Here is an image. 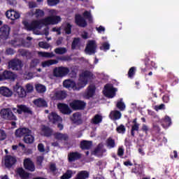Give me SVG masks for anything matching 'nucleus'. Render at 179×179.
<instances>
[{"label": "nucleus", "instance_id": "46", "mask_svg": "<svg viewBox=\"0 0 179 179\" xmlns=\"http://www.w3.org/2000/svg\"><path fill=\"white\" fill-rule=\"evenodd\" d=\"M116 132H117V134H121L122 135H124V134L127 132V128H125V126L124 124H120L116 128Z\"/></svg>", "mask_w": 179, "mask_h": 179}, {"label": "nucleus", "instance_id": "52", "mask_svg": "<svg viewBox=\"0 0 179 179\" xmlns=\"http://www.w3.org/2000/svg\"><path fill=\"white\" fill-rule=\"evenodd\" d=\"M38 46L41 48H44L45 50H48V48H50V43H48L46 42H39L38 43Z\"/></svg>", "mask_w": 179, "mask_h": 179}, {"label": "nucleus", "instance_id": "14", "mask_svg": "<svg viewBox=\"0 0 179 179\" xmlns=\"http://www.w3.org/2000/svg\"><path fill=\"white\" fill-rule=\"evenodd\" d=\"M96 48H97V45H96V41H90L85 48V52L89 54V55H92V54H96Z\"/></svg>", "mask_w": 179, "mask_h": 179}, {"label": "nucleus", "instance_id": "3", "mask_svg": "<svg viewBox=\"0 0 179 179\" xmlns=\"http://www.w3.org/2000/svg\"><path fill=\"white\" fill-rule=\"evenodd\" d=\"M93 73L90 71H85L80 76L79 78V83L80 85V87L83 89L85 86L87 85V82H89L90 79H93Z\"/></svg>", "mask_w": 179, "mask_h": 179}, {"label": "nucleus", "instance_id": "53", "mask_svg": "<svg viewBox=\"0 0 179 179\" xmlns=\"http://www.w3.org/2000/svg\"><path fill=\"white\" fill-rule=\"evenodd\" d=\"M40 64V60L38 59H34L31 61L30 68H36Z\"/></svg>", "mask_w": 179, "mask_h": 179}, {"label": "nucleus", "instance_id": "21", "mask_svg": "<svg viewBox=\"0 0 179 179\" xmlns=\"http://www.w3.org/2000/svg\"><path fill=\"white\" fill-rule=\"evenodd\" d=\"M6 16L7 19H10V20H16L20 17V14L15 10H8L6 12Z\"/></svg>", "mask_w": 179, "mask_h": 179}, {"label": "nucleus", "instance_id": "57", "mask_svg": "<svg viewBox=\"0 0 179 179\" xmlns=\"http://www.w3.org/2000/svg\"><path fill=\"white\" fill-rule=\"evenodd\" d=\"M162 101L164 103H169V101H170V94H165L162 96Z\"/></svg>", "mask_w": 179, "mask_h": 179}, {"label": "nucleus", "instance_id": "39", "mask_svg": "<svg viewBox=\"0 0 179 179\" xmlns=\"http://www.w3.org/2000/svg\"><path fill=\"white\" fill-rule=\"evenodd\" d=\"M80 45V38H74L71 43V50H76Z\"/></svg>", "mask_w": 179, "mask_h": 179}, {"label": "nucleus", "instance_id": "41", "mask_svg": "<svg viewBox=\"0 0 179 179\" xmlns=\"http://www.w3.org/2000/svg\"><path fill=\"white\" fill-rule=\"evenodd\" d=\"M136 73V67L135 66L131 67L129 69V71L127 73L128 78H129V79H134V76H135Z\"/></svg>", "mask_w": 179, "mask_h": 179}, {"label": "nucleus", "instance_id": "12", "mask_svg": "<svg viewBox=\"0 0 179 179\" xmlns=\"http://www.w3.org/2000/svg\"><path fill=\"white\" fill-rule=\"evenodd\" d=\"M41 135L43 136H45V138H50V136H52V135H54V130L45 125V124H43L41 127Z\"/></svg>", "mask_w": 179, "mask_h": 179}, {"label": "nucleus", "instance_id": "18", "mask_svg": "<svg viewBox=\"0 0 179 179\" xmlns=\"http://www.w3.org/2000/svg\"><path fill=\"white\" fill-rule=\"evenodd\" d=\"M75 22L76 24H77V26H79V27H86L87 26V22L86 21V19H85V17H83L80 14L76 15Z\"/></svg>", "mask_w": 179, "mask_h": 179}, {"label": "nucleus", "instance_id": "25", "mask_svg": "<svg viewBox=\"0 0 179 179\" xmlns=\"http://www.w3.org/2000/svg\"><path fill=\"white\" fill-rule=\"evenodd\" d=\"M66 96H68V94L65 91L59 90L57 91L55 93V95L53 96L54 100H65L66 99Z\"/></svg>", "mask_w": 179, "mask_h": 179}, {"label": "nucleus", "instance_id": "36", "mask_svg": "<svg viewBox=\"0 0 179 179\" xmlns=\"http://www.w3.org/2000/svg\"><path fill=\"white\" fill-rule=\"evenodd\" d=\"M83 16L84 17V19H87V20H88L89 23H93V17L92 16L90 10L84 11Z\"/></svg>", "mask_w": 179, "mask_h": 179}, {"label": "nucleus", "instance_id": "8", "mask_svg": "<svg viewBox=\"0 0 179 179\" xmlns=\"http://www.w3.org/2000/svg\"><path fill=\"white\" fill-rule=\"evenodd\" d=\"M10 27L9 25L4 24L0 27V41H5L9 38Z\"/></svg>", "mask_w": 179, "mask_h": 179}, {"label": "nucleus", "instance_id": "11", "mask_svg": "<svg viewBox=\"0 0 179 179\" xmlns=\"http://www.w3.org/2000/svg\"><path fill=\"white\" fill-rule=\"evenodd\" d=\"M17 162V159H16V157L12 155H6L4 159V166L6 167V169H12V167H13Z\"/></svg>", "mask_w": 179, "mask_h": 179}, {"label": "nucleus", "instance_id": "33", "mask_svg": "<svg viewBox=\"0 0 179 179\" xmlns=\"http://www.w3.org/2000/svg\"><path fill=\"white\" fill-rule=\"evenodd\" d=\"M106 146L108 149H114L115 148V140L112 137H109L106 140Z\"/></svg>", "mask_w": 179, "mask_h": 179}, {"label": "nucleus", "instance_id": "16", "mask_svg": "<svg viewBox=\"0 0 179 179\" xmlns=\"http://www.w3.org/2000/svg\"><path fill=\"white\" fill-rule=\"evenodd\" d=\"M57 107L62 114H64V115H69L72 114V109H71L69 106H68L66 103H59Z\"/></svg>", "mask_w": 179, "mask_h": 179}, {"label": "nucleus", "instance_id": "50", "mask_svg": "<svg viewBox=\"0 0 179 179\" xmlns=\"http://www.w3.org/2000/svg\"><path fill=\"white\" fill-rule=\"evenodd\" d=\"M34 15L36 17V19H38V17H43L45 13H44V11H43L41 9H36Z\"/></svg>", "mask_w": 179, "mask_h": 179}, {"label": "nucleus", "instance_id": "49", "mask_svg": "<svg viewBox=\"0 0 179 179\" xmlns=\"http://www.w3.org/2000/svg\"><path fill=\"white\" fill-rule=\"evenodd\" d=\"M116 107L120 111H124V110H125V103L122 101V99H121L120 101H117Z\"/></svg>", "mask_w": 179, "mask_h": 179}, {"label": "nucleus", "instance_id": "62", "mask_svg": "<svg viewBox=\"0 0 179 179\" xmlns=\"http://www.w3.org/2000/svg\"><path fill=\"white\" fill-rule=\"evenodd\" d=\"M7 55H13L15 54V50L13 48H8L6 50Z\"/></svg>", "mask_w": 179, "mask_h": 179}, {"label": "nucleus", "instance_id": "9", "mask_svg": "<svg viewBox=\"0 0 179 179\" xmlns=\"http://www.w3.org/2000/svg\"><path fill=\"white\" fill-rule=\"evenodd\" d=\"M8 67L13 71H21L23 62L19 59H13L8 62Z\"/></svg>", "mask_w": 179, "mask_h": 179}, {"label": "nucleus", "instance_id": "27", "mask_svg": "<svg viewBox=\"0 0 179 179\" xmlns=\"http://www.w3.org/2000/svg\"><path fill=\"white\" fill-rule=\"evenodd\" d=\"M103 122V116L100 114H96L94 117L91 120V124L94 125H97Z\"/></svg>", "mask_w": 179, "mask_h": 179}, {"label": "nucleus", "instance_id": "7", "mask_svg": "<svg viewBox=\"0 0 179 179\" xmlns=\"http://www.w3.org/2000/svg\"><path fill=\"white\" fill-rule=\"evenodd\" d=\"M13 111L14 113H17V114H29L30 115H33V111L29 107H27L26 105H17L16 108H13Z\"/></svg>", "mask_w": 179, "mask_h": 179}, {"label": "nucleus", "instance_id": "2", "mask_svg": "<svg viewBox=\"0 0 179 179\" xmlns=\"http://www.w3.org/2000/svg\"><path fill=\"white\" fill-rule=\"evenodd\" d=\"M14 94L18 99H24L27 96V92L24 90V87L20 85V83H17L13 87Z\"/></svg>", "mask_w": 179, "mask_h": 179}, {"label": "nucleus", "instance_id": "28", "mask_svg": "<svg viewBox=\"0 0 179 179\" xmlns=\"http://www.w3.org/2000/svg\"><path fill=\"white\" fill-rule=\"evenodd\" d=\"M53 136L57 141H68L69 138L68 134H64L59 132L55 133Z\"/></svg>", "mask_w": 179, "mask_h": 179}, {"label": "nucleus", "instance_id": "60", "mask_svg": "<svg viewBox=\"0 0 179 179\" xmlns=\"http://www.w3.org/2000/svg\"><path fill=\"white\" fill-rule=\"evenodd\" d=\"M102 48L104 51H107L110 50V44L107 42H105L102 44Z\"/></svg>", "mask_w": 179, "mask_h": 179}, {"label": "nucleus", "instance_id": "20", "mask_svg": "<svg viewBox=\"0 0 179 179\" xmlns=\"http://www.w3.org/2000/svg\"><path fill=\"white\" fill-rule=\"evenodd\" d=\"M24 167L25 170H28V171L33 172L36 171L34 163L29 158H27L24 160Z\"/></svg>", "mask_w": 179, "mask_h": 179}, {"label": "nucleus", "instance_id": "45", "mask_svg": "<svg viewBox=\"0 0 179 179\" xmlns=\"http://www.w3.org/2000/svg\"><path fill=\"white\" fill-rule=\"evenodd\" d=\"M20 53L22 57H26V58H30V57H31V52L27 50L21 49L20 50Z\"/></svg>", "mask_w": 179, "mask_h": 179}, {"label": "nucleus", "instance_id": "59", "mask_svg": "<svg viewBox=\"0 0 179 179\" xmlns=\"http://www.w3.org/2000/svg\"><path fill=\"white\" fill-rule=\"evenodd\" d=\"M141 131H142L143 132H145V134L146 135H148V131H149V127H148V125L143 124V126H142V127H141Z\"/></svg>", "mask_w": 179, "mask_h": 179}, {"label": "nucleus", "instance_id": "43", "mask_svg": "<svg viewBox=\"0 0 179 179\" xmlns=\"http://www.w3.org/2000/svg\"><path fill=\"white\" fill-rule=\"evenodd\" d=\"M135 131L139 132V124H134L131 126V135L135 138Z\"/></svg>", "mask_w": 179, "mask_h": 179}, {"label": "nucleus", "instance_id": "63", "mask_svg": "<svg viewBox=\"0 0 179 179\" xmlns=\"http://www.w3.org/2000/svg\"><path fill=\"white\" fill-rule=\"evenodd\" d=\"M117 156H119V157H122V156H124V148H118Z\"/></svg>", "mask_w": 179, "mask_h": 179}, {"label": "nucleus", "instance_id": "58", "mask_svg": "<svg viewBox=\"0 0 179 179\" xmlns=\"http://www.w3.org/2000/svg\"><path fill=\"white\" fill-rule=\"evenodd\" d=\"M26 88L27 93H31V92L34 90V87H33V85H31V84H27Z\"/></svg>", "mask_w": 179, "mask_h": 179}, {"label": "nucleus", "instance_id": "22", "mask_svg": "<svg viewBox=\"0 0 179 179\" xmlns=\"http://www.w3.org/2000/svg\"><path fill=\"white\" fill-rule=\"evenodd\" d=\"M33 103L34 106L38 107V108H45L48 107V103H47V101L42 98H38L34 100Z\"/></svg>", "mask_w": 179, "mask_h": 179}, {"label": "nucleus", "instance_id": "51", "mask_svg": "<svg viewBox=\"0 0 179 179\" xmlns=\"http://www.w3.org/2000/svg\"><path fill=\"white\" fill-rule=\"evenodd\" d=\"M64 31L66 34H71L72 33V25H71L69 22L66 23L64 27Z\"/></svg>", "mask_w": 179, "mask_h": 179}, {"label": "nucleus", "instance_id": "54", "mask_svg": "<svg viewBox=\"0 0 179 179\" xmlns=\"http://www.w3.org/2000/svg\"><path fill=\"white\" fill-rule=\"evenodd\" d=\"M6 131L5 130L0 129V141H5L7 137Z\"/></svg>", "mask_w": 179, "mask_h": 179}, {"label": "nucleus", "instance_id": "15", "mask_svg": "<svg viewBox=\"0 0 179 179\" xmlns=\"http://www.w3.org/2000/svg\"><path fill=\"white\" fill-rule=\"evenodd\" d=\"M29 134H31V131L27 127L17 129L15 132L16 138H22V136L25 137L26 135H28Z\"/></svg>", "mask_w": 179, "mask_h": 179}, {"label": "nucleus", "instance_id": "23", "mask_svg": "<svg viewBox=\"0 0 179 179\" xmlns=\"http://www.w3.org/2000/svg\"><path fill=\"white\" fill-rule=\"evenodd\" d=\"M92 141L83 140L80 143V148L81 150H90V149H92Z\"/></svg>", "mask_w": 179, "mask_h": 179}, {"label": "nucleus", "instance_id": "56", "mask_svg": "<svg viewBox=\"0 0 179 179\" xmlns=\"http://www.w3.org/2000/svg\"><path fill=\"white\" fill-rule=\"evenodd\" d=\"M57 3H59V0H48V5L49 6H55Z\"/></svg>", "mask_w": 179, "mask_h": 179}, {"label": "nucleus", "instance_id": "30", "mask_svg": "<svg viewBox=\"0 0 179 179\" xmlns=\"http://www.w3.org/2000/svg\"><path fill=\"white\" fill-rule=\"evenodd\" d=\"M17 173L22 179H27L30 177V173L26 172L23 168H19L17 169Z\"/></svg>", "mask_w": 179, "mask_h": 179}, {"label": "nucleus", "instance_id": "42", "mask_svg": "<svg viewBox=\"0 0 179 179\" xmlns=\"http://www.w3.org/2000/svg\"><path fill=\"white\" fill-rule=\"evenodd\" d=\"M103 148H104V145L103 144V143H100L96 148L94 149V155L95 156H99V154L101 153V149H103Z\"/></svg>", "mask_w": 179, "mask_h": 179}, {"label": "nucleus", "instance_id": "31", "mask_svg": "<svg viewBox=\"0 0 179 179\" xmlns=\"http://www.w3.org/2000/svg\"><path fill=\"white\" fill-rule=\"evenodd\" d=\"M94 93H96V86L94 85H90L87 87V96L88 99H90V97H92L94 96Z\"/></svg>", "mask_w": 179, "mask_h": 179}, {"label": "nucleus", "instance_id": "35", "mask_svg": "<svg viewBox=\"0 0 179 179\" xmlns=\"http://www.w3.org/2000/svg\"><path fill=\"white\" fill-rule=\"evenodd\" d=\"M23 141L25 143L31 144L33 142H34V136L31 135V134H28L25 135V136L23 138Z\"/></svg>", "mask_w": 179, "mask_h": 179}, {"label": "nucleus", "instance_id": "37", "mask_svg": "<svg viewBox=\"0 0 179 179\" xmlns=\"http://www.w3.org/2000/svg\"><path fill=\"white\" fill-rule=\"evenodd\" d=\"M111 120H120L121 118V112L119 110L112 111L110 114Z\"/></svg>", "mask_w": 179, "mask_h": 179}, {"label": "nucleus", "instance_id": "26", "mask_svg": "<svg viewBox=\"0 0 179 179\" xmlns=\"http://www.w3.org/2000/svg\"><path fill=\"white\" fill-rule=\"evenodd\" d=\"M0 94L3 96L4 97H11L13 92L9 88L6 87H0Z\"/></svg>", "mask_w": 179, "mask_h": 179}, {"label": "nucleus", "instance_id": "19", "mask_svg": "<svg viewBox=\"0 0 179 179\" xmlns=\"http://www.w3.org/2000/svg\"><path fill=\"white\" fill-rule=\"evenodd\" d=\"M82 159V154L79 152H71L68 155V160L69 163L80 160Z\"/></svg>", "mask_w": 179, "mask_h": 179}, {"label": "nucleus", "instance_id": "4", "mask_svg": "<svg viewBox=\"0 0 179 179\" xmlns=\"http://www.w3.org/2000/svg\"><path fill=\"white\" fill-rule=\"evenodd\" d=\"M0 114L4 120H8L9 121H16V120H17L16 115L12 112V109L9 108L1 109Z\"/></svg>", "mask_w": 179, "mask_h": 179}, {"label": "nucleus", "instance_id": "10", "mask_svg": "<svg viewBox=\"0 0 179 179\" xmlns=\"http://www.w3.org/2000/svg\"><path fill=\"white\" fill-rule=\"evenodd\" d=\"M63 86L66 89H73V90H80L82 89L79 82L76 84V83L71 80H65L63 82Z\"/></svg>", "mask_w": 179, "mask_h": 179}, {"label": "nucleus", "instance_id": "1", "mask_svg": "<svg viewBox=\"0 0 179 179\" xmlns=\"http://www.w3.org/2000/svg\"><path fill=\"white\" fill-rule=\"evenodd\" d=\"M59 22H61V17L52 15L43 20H33L31 23L27 22V20H23L22 24L24 25L25 30H27V31H34L36 29H41V27H43V24L45 26H48V24H58Z\"/></svg>", "mask_w": 179, "mask_h": 179}, {"label": "nucleus", "instance_id": "47", "mask_svg": "<svg viewBox=\"0 0 179 179\" xmlns=\"http://www.w3.org/2000/svg\"><path fill=\"white\" fill-rule=\"evenodd\" d=\"M36 89L38 93H44L46 90L45 86L41 84L36 85Z\"/></svg>", "mask_w": 179, "mask_h": 179}, {"label": "nucleus", "instance_id": "6", "mask_svg": "<svg viewBox=\"0 0 179 179\" xmlns=\"http://www.w3.org/2000/svg\"><path fill=\"white\" fill-rule=\"evenodd\" d=\"M69 106L74 111H79L86 108V103L79 99H75L69 103Z\"/></svg>", "mask_w": 179, "mask_h": 179}, {"label": "nucleus", "instance_id": "61", "mask_svg": "<svg viewBox=\"0 0 179 179\" xmlns=\"http://www.w3.org/2000/svg\"><path fill=\"white\" fill-rule=\"evenodd\" d=\"M50 170L52 173H55L57 171V165L55 164H51L50 165Z\"/></svg>", "mask_w": 179, "mask_h": 179}, {"label": "nucleus", "instance_id": "13", "mask_svg": "<svg viewBox=\"0 0 179 179\" xmlns=\"http://www.w3.org/2000/svg\"><path fill=\"white\" fill-rule=\"evenodd\" d=\"M105 89V94L107 96V97H109V99H113L115 96V92H117V89L114 88L113 85L110 84H106L104 86Z\"/></svg>", "mask_w": 179, "mask_h": 179}, {"label": "nucleus", "instance_id": "17", "mask_svg": "<svg viewBox=\"0 0 179 179\" xmlns=\"http://www.w3.org/2000/svg\"><path fill=\"white\" fill-rule=\"evenodd\" d=\"M48 118L52 124H58V122H62V117L61 116L58 115L57 113L55 112H52L50 113Z\"/></svg>", "mask_w": 179, "mask_h": 179}, {"label": "nucleus", "instance_id": "5", "mask_svg": "<svg viewBox=\"0 0 179 179\" xmlns=\"http://www.w3.org/2000/svg\"><path fill=\"white\" fill-rule=\"evenodd\" d=\"M69 72L70 70L68 67H55L53 69V76H55V78H64V76H66Z\"/></svg>", "mask_w": 179, "mask_h": 179}, {"label": "nucleus", "instance_id": "48", "mask_svg": "<svg viewBox=\"0 0 179 179\" xmlns=\"http://www.w3.org/2000/svg\"><path fill=\"white\" fill-rule=\"evenodd\" d=\"M55 54H58L59 55H62L66 53V48H57L55 49Z\"/></svg>", "mask_w": 179, "mask_h": 179}, {"label": "nucleus", "instance_id": "32", "mask_svg": "<svg viewBox=\"0 0 179 179\" xmlns=\"http://www.w3.org/2000/svg\"><path fill=\"white\" fill-rule=\"evenodd\" d=\"M58 64V60L57 59H50L42 62L43 68H47V66H51V65H57Z\"/></svg>", "mask_w": 179, "mask_h": 179}, {"label": "nucleus", "instance_id": "38", "mask_svg": "<svg viewBox=\"0 0 179 179\" xmlns=\"http://www.w3.org/2000/svg\"><path fill=\"white\" fill-rule=\"evenodd\" d=\"M131 171L137 176H142L143 174V168H142L140 165H138L135 168H133Z\"/></svg>", "mask_w": 179, "mask_h": 179}, {"label": "nucleus", "instance_id": "64", "mask_svg": "<svg viewBox=\"0 0 179 179\" xmlns=\"http://www.w3.org/2000/svg\"><path fill=\"white\" fill-rule=\"evenodd\" d=\"M38 150H39V152H45V150L44 149V145H43V143H39L38 145Z\"/></svg>", "mask_w": 179, "mask_h": 179}, {"label": "nucleus", "instance_id": "29", "mask_svg": "<svg viewBox=\"0 0 179 179\" xmlns=\"http://www.w3.org/2000/svg\"><path fill=\"white\" fill-rule=\"evenodd\" d=\"M90 173L87 171H81L77 175L75 179L89 178Z\"/></svg>", "mask_w": 179, "mask_h": 179}, {"label": "nucleus", "instance_id": "44", "mask_svg": "<svg viewBox=\"0 0 179 179\" xmlns=\"http://www.w3.org/2000/svg\"><path fill=\"white\" fill-rule=\"evenodd\" d=\"M73 122L74 124H82V119H80V116L78 113L73 114Z\"/></svg>", "mask_w": 179, "mask_h": 179}, {"label": "nucleus", "instance_id": "24", "mask_svg": "<svg viewBox=\"0 0 179 179\" xmlns=\"http://www.w3.org/2000/svg\"><path fill=\"white\" fill-rule=\"evenodd\" d=\"M3 80H15L16 75L10 71H4L2 73Z\"/></svg>", "mask_w": 179, "mask_h": 179}, {"label": "nucleus", "instance_id": "34", "mask_svg": "<svg viewBox=\"0 0 179 179\" xmlns=\"http://www.w3.org/2000/svg\"><path fill=\"white\" fill-rule=\"evenodd\" d=\"M38 55H39V57H42L43 58H54V57H55L54 53L48 52H38Z\"/></svg>", "mask_w": 179, "mask_h": 179}, {"label": "nucleus", "instance_id": "40", "mask_svg": "<svg viewBox=\"0 0 179 179\" xmlns=\"http://www.w3.org/2000/svg\"><path fill=\"white\" fill-rule=\"evenodd\" d=\"M72 176H73V171H72V170H67L66 173L60 177V179H71L72 178Z\"/></svg>", "mask_w": 179, "mask_h": 179}, {"label": "nucleus", "instance_id": "55", "mask_svg": "<svg viewBox=\"0 0 179 179\" xmlns=\"http://www.w3.org/2000/svg\"><path fill=\"white\" fill-rule=\"evenodd\" d=\"M164 122L166 124V127H170V125H171V118L168 115L165 116Z\"/></svg>", "mask_w": 179, "mask_h": 179}]
</instances>
